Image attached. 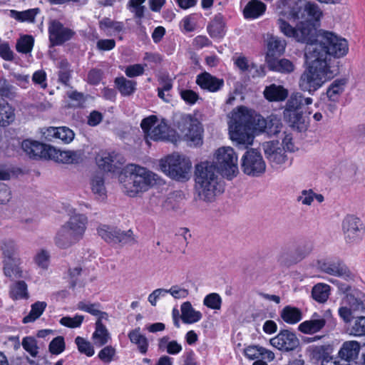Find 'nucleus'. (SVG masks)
Wrapping results in <instances>:
<instances>
[{"label":"nucleus","mask_w":365,"mask_h":365,"mask_svg":"<svg viewBox=\"0 0 365 365\" xmlns=\"http://www.w3.org/2000/svg\"><path fill=\"white\" fill-rule=\"evenodd\" d=\"M87 217L82 214H75L69 218L63 226L79 240H81L84 235L86 229Z\"/></svg>","instance_id":"obj_23"},{"label":"nucleus","mask_w":365,"mask_h":365,"mask_svg":"<svg viewBox=\"0 0 365 365\" xmlns=\"http://www.w3.org/2000/svg\"><path fill=\"white\" fill-rule=\"evenodd\" d=\"M57 139L61 140L64 143H71L75 136L74 132L68 127H57Z\"/></svg>","instance_id":"obj_60"},{"label":"nucleus","mask_w":365,"mask_h":365,"mask_svg":"<svg viewBox=\"0 0 365 365\" xmlns=\"http://www.w3.org/2000/svg\"><path fill=\"white\" fill-rule=\"evenodd\" d=\"M145 0H130L128 4L129 10L134 14L135 17L141 19L144 16L145 6H142Z\"/></svg>","instance_id":"obj_54"},{"label":"nucleus","mask_w":365,"mask_h":365,"mask_svg":"<svg viewBox=\"0 0 365 365\" xmlns=\"http://www.w3.org/2000/svg\"><path fill=\"white\" fill-rule=\"evenodd\" d=\"M0 249L4 256V260L18 261V246L15 241L10 238L3 239L0 242Z\"/></svg>","instance_id":"obj_28"},{"label":"nucleus","mask_w":365,"mask_h":365,"mask_svg":"<svg viewBox=\"0 0 365 365\" xmlns=\"http://www.w3.org/2000/svg\"><path fill=\"white\" fill-rule=\"evenodd\" d=\"M342 230L347 243L356 244L362 240L365 227L359 217L347 215L343 220Z\"/></svg>","instance_id":"obj_11"},{"label":"nucleus","mask_w":365,"mask_h":365,"mask_svg":"<svg viewBox=\"0 0 365 365\" xmlns=\"http://www.w3.org/2000/svg\"><path fill=\"white\" fill-rule=\"evenodd\" d=\"M266 5L259 0H251L247 3L243 10L245 19H257L266 11Z\"/></svg>","instance_id":"obj_27"},{"label":"nucleus","mask_w":365,"mask_h":365,"mask_svg":"<svg viewBox=\"0 0 365 365\" xmlns=\"http://www.w3.org/2000/svg\"><path fill=\"white\" fill-rule=\"evenodd\" d=\"M344 302L346 306H342L339 309V315L345 323H349L354 312H365V294L361 291L354 289L348 293Z\"/></svg>","instance_id":"obj_8"},{"label":"nucleus","mask_w":365,"mask_h":365,"mask_svg":"<svg viewBox=\"0 0 365 365\" xmlns=\"http://www.w3.org/2000/svg\"><path fill=\"white\" fill-rule=\"evenodd\" d=\"M182 99L187 104L193 105L200 98L199 95L190 89H182L180 91Z\"/></svg>","instance_id":"obj_64"},{"label":"nucleus","mask_w":365,"mask_h":365,"mask_svg":"<svg viewBox=\"0 0 365 365\" xmlns=\"http://www.w3.org/2000/svg\"><path fill=\"white\" fill-rule=\"evenodd\" d=\"M128 336L131 343L137 345L139 351L141 354H145L148 349V341L147 338L140 333V328L131 330Z\"/></svg>","instance_id":"obj_35"},{"label":"nucleus","mask_w":365,"mask_h":365,"mask_svg":"<svg viewBox=\"0 0 365 365\" xmlns=\"http://www.w3.org/2000/svg\"><path fill=\"white\" fill-rule=\"evenodd\" d=\"M135 242L133 232L131 230L127 231H122L117 229L116 235L113 243L128 244Z\"/></svg>","instance_id":"obj_55"},{"label":"nucleus","mask_w":365,"mask_h":365,"mask_svg":"<svg viewBox=\"0 0 365 365\" xmlns=\"http://www.w3.org/2000/svg\"><path fill=\"white\" fill-rule=\"evenodd\" d=\"M91 185L92 192L98 197L104 198L106 196L104 179L102 175H95L91 179Z\"/></svg>","instance_id":"obj_45"},{"label":"nucleus","mask_w":365,"mask_h":365,"mask_svg":"<svg viewBox=\"0 0 365 365\" xmlns=\"http://www.w3.org/2000/svg\"><path fill=\"white\" fill-rule=\"evenodd\" d=\"M203 304L212 309H220L222 304V299L217 293L207 294L203 300Z\"/></svg>","instance_id":"obj_57"},{"label":"nucleus","mask_w":365,"mask_h":365,"mask_svg":"<svg viewBox=\"0 0 365 365\" xmlns=\"http://www.w3.org/2000/svg\"><path fill=\"white\" fill-rule=\"evenodd\" d=\"M305 13L308 16V19L305 21H310L313 24H316L320 17L322 16V11L319 6L315 4L307 3L305 5Z\"/></svg>","instance_id":"obj_52"},{"label":"nucleus","mask_w":365,"mask_h":365,"mask_svg":"<svg viewBox=\"0 0 365 365\" xmlns=\"http://www.w3.org/2000/svg\"><path fill=\"white\" fill-rule=\"evenodd\" d=\"M10 297L14 300L27 299L29 298V292L26 283L24 281H18L12 284L10 289Z\"/></svg>","instance_id":"obj_41"},{"label":"nucleus","mask_w":365,"mask_h":365,"mask_svg":"<svg viewBox=\"0 0 365 365\" xmlns=\"http://www.w3.org/2000/svg\"><path fill=\"white\" fill-rule=\"evenodd\" d=\"M46 307L47 304L46 302L38 301L34 303L31 304L29 314L23 318L22 322L27 324L35 322L43 313Z\"/></svg>","instance_id":"obj_38"},{"label":"nucleus","mask_w":365,"mask_h":365,"mask_svg":"<svg viewBox=\"0 0 365 365\" xmlns=\"http://www.w3.org/2000/svg\"><path fill=\"white\" fill-rule=\"evenodd\" d=\"M34 260L38 267L46 269L50 262V254L47 250L42 249L36 252Z\"/></svg>","instance_id":"obj_53"},{"label":"nucleus","mask_w":365,"mask_h":365,"mask_svg":"<svg viewBox=\"0 0 365 365\" xmlns=\"http://www.w3.org/2000/svg\"><path fill=\"white\" fill-rule=\"evenodd\" d=\"M267 63L270 70L282 73H289L294 70L293 63L287 58H267Z\"/></svg>","instance_id":"obj_29"},{"label":"nucleus","mask_w":365,"mask_h":365,"mask_svg":"<svg viewBox=\"0 0 365 365\" xmlns=\"http://www.w3.org/2000/svg\"><path fill=\"white\" fill-rule=\"evenodd\" d=\"M56 161L66 164H77L83 161V153L81 150H63L53 153Z\"/></svg>","instance_id":"obj_26"},{"label":"nucleus","mask_w":365,"mask_h":365,"mask_svg":"<svg viewBox=\"0 0 365 365\" xmlns=\"http://www.w3.org/2000/svg\"><path fill=\"white\" fill-rule=\"evenodd\" d=\"M280 317L284 322L295 324L302 319V313L299 308L287 305L281 310Z\"/></svg>","instance_id":"obj_32"},{"label":"nucleus","mask_w":365,"mask_h":365,"mask_svg":"<svg viewBox=\"0 0 365 365\" xmlns=\"http://www.w3.org/2000/svg\"><path fill=\"white\" fill-rule=\"evenodd\" d=\"M277 25L280 31L287 37L293 38L295 39L297 27H292L289 23L284 21L282 19H279L277 20Z\"/></svg>","instance_id":"obj_62"},{"label":"nucleus","mask_w":365,"mask_h":365,"mask_svg":"<svg viewBox=\"0 0 365 365\" xmlns=\"http://www.w3.org/2000/svg\"><path fill=\"white\" fill-rule=\"evenodd\" d=\"M48 38L52 46L63 45L71 40L75 31L64 25L58 20L53 19L48 22Z\"/></svg>","instance_id":"obj_13"},{"label":"nucleus","mask_w":365,"mask_h":365,"mask_svg":"<svg viewBox=\"0 0 365 365\" xmlns=\"http://www.w3.org/2000/svg\"><path fill=\"white\" fill-rule=\"evenodd\" d=\"M58 68H59L58 81L65 86H68L71 77V70L68 61L66 59L61 60L58 63Z\"/></svg>","instance_id":"obj_44"},{"label":"nucleus","mask_w":365,"mask_h":365,"mask_svg":"<svg viewBox=\"0 0 365 365\" xmlns=\"http://www.w3.org/2000/svg\"><path fill=\"white\" fill-rule=\"evenodd\" d=\"M23 348L33 357H36L38 353L36 340L31 336H26L22 340Z\"/></svg>","instance_id":"obj_59"},{"label":"nucleus","mask_w":365,"mask_h":365,"mask_svg":"<svg viewBox=\"0 0 365 365\" xmlns=\"http://www.w3.org/2000/svg\"><path fill=\"white\" fill-rule=\"evenodd\" d=\"M270 344L282 351L289 352L295 350L299 346V340L295 333L284 329L270 339Z\"/></svg>","instance_id":"obj_16"},{"label":"nucleus","mask_w":365,"mask_h":365,"mask_svg":"<svg viewBox=\"0 0 365 365\" xmlns=\"http://www.w3.org/2000/svg\"><path fill=\"white\" fill-rule=\"evenodd\" d=\"M93 339L98 346H102L110 339V335L106 327L100 321L96 322V330L93 334Z\"/></svg>","instance_id":"obj_36"},{"label":"nucleus","mask_w":365,"mask_h":365,"mask_svg":"<svg viewBox=\"0 0 365 365\" xmlns=\"http://www.w3.org/2000/svg\"><path fill=\"white\" fill-rule=\"evenodd\" d=\"M360 351V344L356 341H345L338 351L339 359L347 364L355 365Z\"/></svg>","instance_id":"obj_22"},{"label":"nucleus","mask_w":365,"mask_h":365,"mask_svg":"<svg viewBox=\"0 0 365 365\" xmlns=\"http://www.w3.org/2000/svg\"><path fill=\"white\" fill-rule=\"evenodd\" d=\"M84 317L78 314L75 315L73 317H63L60 319V324L64 327L73 329L79 327Z\"/></svg>","instance_id":"obj_58"},{"label":"nucleus","mask_w":365,"mask_h":365,"mask_svg":"<svg viewBox=\"0 0 365 365\" xmlns=\"http://www.w3.org/2000/svg\"><path fill=\"white\" fill-rule=\"evenodd\" d=\"M34 41L31 36L26 35L21 37L16 45L17 51L22 53L31 52L33 48Z\"/></svg>","instance_id":"obj_49"},{"label":"nucleus","mask_w":365,"mask_h":365,"mask_svg":"<svg viewBox=\"0 0 365 365\" xmlns=\"http://www.w3.org/2000/svg\"><path fill=\"white\" fill-rule=\"evenodd\" d=\"M346 83V81L344 78L334 81L327 91L329 99L334 102L336 101L344 91Z\"/></svg>","instance_id":"obj_39"},{"label":"nucleus","mask_w":365,"mask_h":365,"mask_svg":"<svg viewBox=\"0 0 365 365\" xmlns=\"http://www.w3.org/2000/svg\"><path fill=\"white\" fill-rule=\"evenodd\" d=\"M99 307L100 304L98 303L91 304L83 301L79 302L77 304V308L79 310L86 312L93 316H98L100 314Z\"/></svg>","instance_id":"obj_63"},{"label":"nucleus","mask_w":365,"mask_h":365,"mask_svg":"<svg viewBox=\"0 0 365 365\" xmlns=\"http://www.w3.org/2000/svg\"><path fill=\"white\" fill-rule=\"evenodd\" d=\"M128 175L122 182L123 191L130 197H135L138 193L145 192L155 182V176L153 172L145 168L130 164L127 166Z\"/></svg>","instance_id":"obj_6"},{"label":"nucleus","mask_w":365,"mask_h":365,"mask_svg":"<svg viewBox=\"0 0 365 365\" xmlns=\"http://www.w3.org/2000/svg\"><path fill=\"white\" fill-rule=\"evenodd\" d=\"M177 127L186 140L190 141L195 145L202 143V129L201 124L191 115L185 114L181 115L177 123Z\"/></svg>","instance_id":"obj_10"},{"label":"nucleus","mask_w":365,"mask_h":365,"mask_svg":"<svg viewBox=\"0 0 365 365\" xmlns=\"http://www.w3.org/2000/svg\"><path fill=\"white\" fill-rule=\"evenodd\" d=\"M228 122L229 134L232 141L236 143L239 148H247L252 144L254 136L252 130L258 125L259 130L270 134L280 132L282 123L276 116L271 115L264 119L260 115L246 107L240 106L232 112Z\"/></svg>","instance_id":"obj_2"},{"label":"nucleus","mask_w":365,"mask_h":365,"mask_svg":"<svg viewBox=\"0 0 365 365\" xmlns=\"http://www.w3.org/2000/svg\"><path fill=\"white\" fill-rule=\"evenodd\" d=\"M114 82L117 88L123 96L132 95L136 89V82L128 80L123 76L116 78Z\"/></svg>","instance_id":"obj_37"},{"label":"nucleus","mask_w":365,"mask_h":365,"mask_svg":"<svg viewBox=\"0 0 365 365\" xmlns=\"http://www.w3.org/2000/svg\"><path fill=\"white\" fill-rule=\"evenodd\" d=\"M0 96L9 100L14 99L16 96V88L11 84L6 79H0Z\"/></svg>","instance_id":"obj_47"},{"label":"nucleus","mask_w":365,"mask_h":365,"mask_svg":"<svg viewBox=\"0 0 365 365\" xmlns=\"http://www.w3.org/2000/svg\"><path fill=\"white\" fill-rule=\"evenodd\" d=\"M20 258L18 257L17 262L13 260H4V272L9 277H21L22 270L19 267Z\"/></svg>","instance_id":"obj_43"},{"label":"nucleus","mask_w":365,"mask_h":365,"mask_svg":"<svg viewBox=\"0 0 365 365\" xmlns=\"http://www.w3.org/2000/svg\"><path fill=\"white\" fill-rule=\"evenodd\" d=\"M223 29L224 23L220 14L216 15L213 21L207 26V31L211 37L221 36Z\"/></svg>","instance_id":"obj_46"},{"label":"nucleus","mask_w":365,"mask_h":365,"mask_svg":"<svg viewBox=\"0 0 365 365\" xmlns=\"http://www.w3.org/2000/svg\"><path fill=\"white\" fill-rule=\"evenodd\" d=\"M140 127L147 138L153 140H163L168 137V127L163 121H159L156 116L150 115L144 118Z\"/></svg>","instance_id":"obj_12"},{"label":"nucleus","mask_w":365,"mask_h":365,"mask_svg":"<svg viewBox=\"0 0 365 365\" xmlns=\"http://www.w3.org/2000/svg\"><path fill=\"white\" fill-rule=\"evenodd\" d=\"M14 119V108L4 99H0V125L7 126L12 123Z\"/></svg>","instance_id":"obj_34"},{"label":"nucleus","mask_w":365,"mask_h":365,"mask_svg":"<svg viewBox=\"0 0 365 365\" xmlns=\"http://www.w3.org/2000/svg\"><path fill=\"white\" fill-rule=\"evenodd\" d=\"M264 96L269 101H282L287 98L288 92L281 86L272 84L265 88Z\"/></svg>","instance_id":"obj_30"},{"label":"nucleus","mask_w":365,"mask_h":365,"mask_svg":"<svg viewBox=\"0 0 365 365\" xmlns=\"http://www.w3.org/2000/svg\"><path fill=\"white\" fill-rule=\"evenodd\" d=\"M161 170L176 180H187L190 178L192 163L190 159L184 155L173 154L160 163Z\"/></svg>","instance_id":"obj_7"},{"label":"nucleus","mask_w":365,"mask_h":365,"mask_svg":"<svg viewBox=\"0 0 365 365\" xmlns=\"http://www.w3.org/2000/svg\"><path fill=\"white\" fill-rule=\"evenodd\" d=\"M215 162L203 161L195 167V190L197 197L205 202H212L224 192L219 171L232 180L239 173L237 155L230 147L220 148L215 153Z\"/></svg>","instance_id":"obj_1"},{"label":"nucleus","mask_w":365,"mask_h":365,"mask_svg":"<svg viewBox=\"0 0 365 365\" xmlns=\"http://www.w3.org/2000/svg\"><path fill=\"white\" fill-rule=\"evenodd\" d=\"M297 31L295 40L298 42L306 43L304 49L305 54L307 46L317 43V38L319 33H317L315 24H313L310 21H300L297 25Z\"/></svg>","instance_id":"obj_18"},{"label":"nucleus","mask_w":365,"mask_h":365,"mask_svg":"<svg viewBox=\"0 0 365 365\" xmlns=\"http://www.w3.org/2000/svg\"><path fill=\"white\" fill-rule=\"evenodd\" d=\"M181 312V318L185 324L195 323L202 318V314L199 311L195 310L190 302H185L182 304Z\"/></svg>","instance_id":"obj_31"},{"label":"nucleus","mask_w":365,"mask_h":365,"mask_svg":"<svg viewBox=\"0 0 365 365\" xmlns=\"http://www.w3.org/2000/svg\"><path fill=\"white\" fill-rule=\"evenodd\" d=\"M75 343L77 345L78 350L80 353L86 355L87 356H92L95 351L93 346L90 341L86 340L81 336H77L75 339Z\"/></svg>","instance_id":"obj_51"},{"label":"nucleus","mask_w":365,"mask_h":365,"mask_svg":"<svg viewBox=\"0 0 365 365\" xmlns=\"http://www.w3.org/2000/svg\"><path fill=\"white\" fill-rule=\"evenodd\" d=\"M306 3L303 1L289 0L288 2L289 16L293 19L303 18L305 14Z\"/></svg>","instance_id":"obj_42"},{"label":"nucleus","mask_w":365,"mask_h":365,"mask_svg":"<svg viewBox=\"0 0 365 365\" xmlns=\"http://www.w3.org/2000/svg\"><path fill=\"white\" fill-rule=\"evenodd\" d=\"M266 158L272 166L285 163L288 160L284 147L279 141H269L262 145Z\"/></svg>","instance_id":"obj_17"},{"label":"nucleus","mask_w":365,"mask_h":365,"mask_svg":"<svg viewBox=\"0 0 365 365\" xmlns=\"http://www.w3.org/2000/svg\"><path fill=\"white\" fill-rule=\"evenodd\" d=\"M116 354L115 349L112 346H106L102 349L98 354V358L105 364H109L113 360Z\"/></svg>","instance_id":"obj_61"},{"label":"nucleus","mask_w":365,"mask_h":365,"mask_svg":"<svg viewBox=\"0 0 365 365\" xmlns=\"http://www.w3.org/2000/svg\"><path fill=\"white\" fill-rule=\"evenodd\" d=\"M66 348L64 338L61 336L55 337L48 345L49 351L54 355L62 353Z\"/></svg>","instance_id":"obj_56"},{"label":"nucleus","mask_w":365,"mask_h":365,"mask_svg":"<svg viewBox=\"0 0 365 365\" xmlns=\"http://www.w3.org/2000/svg\"><path fill=\"white\" fill-rule=\"evenodd\" d=\"M314 50L316 58L320 61L327 62V56L341 58L345 56L349 50L346 40L333 32L319 31L317 38V43L307 46Z\"/></svg>","instance_id":"obj_4"},{"label":"nucleus","mask_w":365,"mask_h":365,"mask_svg":"<svg viewBox=\"0 0 365 365\" xmlns=\"http://www.w3.org/2000/svg\"><path fill=\"white\" fill-rule=\"evenodd\" d=\"M80 241L63 225L58 230L55 237V245L61 249H67Z\"/></svg>","instance_id":"obj_24"},{"label":"nucleus","mask_w":365,"mask_h":365,"mask_svg":"<svg viewBox=\"0 0 365 365\" xmlns=\"http://www.w3.org/2000/svg\"><path fill=\"white\" fill-rule=\"evenodd\" d=\"M117 227L108 226L106 225H101L98 227V234L101 237L108 243H113L116 232Z\"/></svg>","instance_id":"obj_48"},{"label":"nucleus","mask_w":365,"mask_h":365,"mask_svg":"<svg viewBox=\"0 0 365 365\" xmlns=\"http://www.w3.org/2000/svg\"><path fill=\"white\" fill-rule=\"evenodd\" d=\"M242 172L251 177H259L265 173L266 163L260 152L256 149L247 150L241 158Z\"/></svg>","instance_id":"obj_9"},{"label":"nucleus","mask_w":365,"mask_h":365,"mask_svg":"<svg viewBox=\"0 0 365 365\" xmlns=\"http://www.w3.org/2000/svg\"><path fill=\"white\" fill-rule=\"evenodd\" d=\"M321 271L330 275L341 277L346 280H354V274L340 259H324L318 262Z\"/></svg>","instance_id":"obj_15"},{"label":"nucleus","mask_w":365,"mask_h":365,"mask_svg":"<svg viewBox=\"0 0 365 365\" xmlns=\"http://www.w3.org/2000/svg\"><path fill=\"white\" fill-rule=\"evenodd\" d=\"M314 52V48L310 46L307 48L304 56L307 66L299 81V88L311 95L334 76L328 63L316 58Z\"/></svg>","instance_id":"obj_3"},{"label":"nucleus","mask_w":365,"mask_h":365,"mask_svg":"<svg viewBox=\"0 0 365 365\" xmlns=\"http://www.w3.org/2000/svg\"><path fill=\"white\" fill-rule=\"evenodd\" d=\"M312 103V98H306L300 93L292 94L287 100L283 111L284 120L297 131H306L309 119L308 115H304L305 106Z\"/></svg>","instance_id":"obj_5"},{"label":"nucleus","mask_w":365,"mask_h":365,"mask_svg":"<svg viewBox=\"0 0 365 365\" xmlns=\"http://www.w3.org/2000/svg\"><path fill=\"white\" fill-rule=\"evenodd\" d=\"M314 353L319 355L322 365H351L343 359H339V354L336 356H331L326 352L323 346H318L314 349Z\"/></svg>","instance_id":"obj_33"},{"label":"nucleus","mask_w":365,"mask_h":365,"mask_svg":"<svg viewBox=\"0 0 365 365\" xmlns=\"http://www.w3.org/2000/svg\"><path fill=\"white\" fill-rule=\"evenodd\" d=\"M267 46L266 62L267 58H274V56L282 55L285 50L286 42L277 36H270L267 38Z\"/></svg>","instance_id":"obj_25"},{"label":"nucleus","mask_w":365,"mask_h":365,"mask_svg":"<svg viewBox=\"0 0 365 365\" xmlns=\"http://www.w3.org/2000/svg\"><path fill=\"white\" fill-rule=\"evenodd\" d=\"M349 334L354 336H365V317H357L351 326Z\"/></svg>","instance_id":"obj_50"},{"label":"nucleus","mask_w":365,"mask_h":365,"mask_svg":"<svg viewBox=\"0 0 365 365\" xmlns=\"http://www.w3.org/2000/svg\"><path fill=\"white\" fill-rule=\"evenodd\" d=\"M330 287L327 284L318 283L312 290V298L320 303L325 302L329 296Z\"/></svg>","instance_id":"obj_40"},{"label":"nucleus","mask_w":365,"mask_h":365,"mask_svg":"<svg viewBox=\"0 0 365 365\" xmlns=\"http://www.w3.org/2000/svg\"><path fill=\"white\" fill-rule=\"evenodd\" d=\"M329 318H331L330 311H327L322 317H318V314L314 313L312 319L301 323L299 325L298 329L301 332L307 334L317 333L324 327Z\"/></svg>","instance_id":"obj_20"},{"label":"nucleus","mask_w":365,"mask_h":365,"mask_svg":"<svg viewBox=\"0 0 365 365\" xmlns=\"http://www.w3.org/2000/svg\"><path fill=\"white\" fill-rule=\"evenodd\" d=\"M196 83L203 90L209 92H217L224 86V80L211 75L208 72H203L196 77Z\"/></svg>","instance_id":"obj_21"},{"label":"nucleus","mask_w":365,"mask_h":365,"mask_svg":"<svg viewBox=\"0 0 365 365\" xmlns=\"http://www.w3.org/2000/svg\"><path fill=\"white\" fill-rule=\"evenodd\" d=\"M21 148L30 158L34 159H51L55 158L53 153L56 154V150L53 147L29 139L22 142Z\"/></svg>","instance_id":"obj_14"},{"label":"nucleus","mask_w":365,"mask_h":365,"mask_svg":"<svg viewBox=\"0 0 365 365\" xmlns=\"http://www.w3.org/2000/svg\"><path fill=\"white\" fill-rule=\"evenodd\" d=\"M123 155L112 153H104L96 158V163L98 168L105 172H115L125 163Z\"/></svg>","instance_id":"obj_19"}]
</instances>
